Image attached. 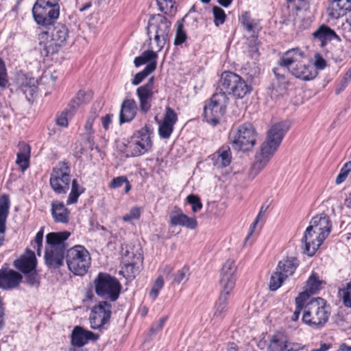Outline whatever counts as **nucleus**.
<instances>
[{"label": "nucleus", "instance_id": "2", "mask_svg": "<svg viewBox=\"0 0 351 351\" xmlns=\"http://www.w3.org/2000/svg\"><path fill=\"white\" fill-rule=\"evenodd\" d=\"M69 29L66 25L58 23L53 28L39 35V50L45 57L57 53L66 43Z\"/></svg>", "mask_w": 351, "mask_h": 351}, {"label": "nucleus", "instance_id": "23", "mask_svg": "<svg viewBox=\"0 0 351 351\" xmlns=\"http://www.w3.org/2000/svg\"><path fill=\"white\" fill-rule=\"evenodd\" d=\"M142 261L143 257L140 253L134 254V252H130L128 250L126 251L123 258V264L128 278L135 277L138 271V265Z\"/></svg>", "mask_w": 351, "mask_h": 351}, {"label": "nucleus", "instance_id": "55", "mask_svg": "<svg viewBox=\"0 0 351 351\" xmlns=\"http://www.w3.org/2000/svg\"><path fill=\"white\" fill-rule=\"evenodd\" d=\"M187 202L192 206V210L196 213L200 210L202 208V204L201 203L200 199L197 195L191 194L188 195Z\"/></svg>", "mask_w": 351, "mask_h": 351}, {"label": "nucleus", "instance_id": "38", "mask_svg": "<svg viewBox=\"0 0 351 351\" xmlns=\"http://www.w3.org/2000/svg\"><path fill=\"white\" fill-rule=\"evenodd\" d=\"M322 282L318 279V276L316 274H312L308 280H307L306 285V290L304 293H306V296L303 300H306L309 294H314L319 290Z\"/></svg>", "mask_w": 351, "mask_h": 351}, {"label": "nucleus", "instance_id": "10", "mask_svg": "<svg viewBox=\"0 0 351 351\" xmlns=\"http://www.w3.org/2000/svg\"><path fill=\"white\" fill-rule=\"evenodd\" d=\"M229 99L223 91L213 95L208 104L204 106V114L207 121L216 125L225 114Z\"/></svg>", "mask_w": 351, "mask_h": 351}, {"label": "nucleus", "instance_id": "4", "mask_svg": "<svg viewBox=\"0 0 351 351\" xmlns=\"http://www.w3.org/2000/svg\"><path fill=\"white\" fill-rule=\"evenodd\" d=\"M171 25V22L161 14L152 16L149 20L147 35L149 39L154 38L158 51L162 50L169 40Z\"/></svg>", "mask_w": 351, "mask_h": 351}, {"label": "nucleus", "instance_id": "48", "mask_svg": "<svg viewBox=\"0 0 351 351\" xmlns=\"http://www.w3.org/2000/svg\"><path fill=\"white\" fill-rule=\"evenodd\" d=\"M241 21L248 32H254L258 27V23L253 19H251L248 13H245L242 15Z\"/></svg>", "mask_w": 351, "mask_h": 351}, {"label": "nucleus", "instance_id": "7", "mask_svg": "<svg viewBox=\"0 0 351 351\" xmlns=\"http://www.w3.org/2000/svg\"><path fill=\"white\" fill-rule=\"evenodd\" d=\"M94 282L97 295L109 299L111 302L118 299L121 285L116 278L106 273H99Z\"/></svg>", "mask_w": 351, "mask_h": 351}, {"label": "nucleus", "instance_id": "29", "mask_svg": "<svg viewBox=\"0 0 351 351\" xmlns=\"http://www.w3.org/2000/svg\"><path fill=\"white\" fill-rule=\"evenodd\" d=\"M71 233L67 231L50 232L46 236V242L48 247L46 248H56L66 250L64 241L69 238Z\"/></svg>", "mask_w": 351, "mask_h": 351}, {"label": "nucleus", "instance_id": "16", "mask_svg": "<svg viewBox=\"0 0 351 351\" xmlns=\"http://www.w3.org/2000/svg\"><path fill=\"white\" fill-rule=\"evenodd\" d=\"M331 228V221L329 217L324 214L314 217L308 226V230H313L314 233L319 234L318 237L324 240L329 235Z\"/></svg>", "mask_w": 351, "mask_h": 351}, {"label": "nucleus", "instance_id": "19", "mask_svg": "<svg viewBox=\"0 0 351 351\" xmlns=\"http://www.w3.org/2000/svg\"><path fill=\"white\" fill-rule=\"evenodd\" d=\"M269 351H298L302 347L298 344L288 341L285 337L274 335L269 344Z\"/></svg>", "mask_w": 351, "mask_h": 351}, {"label": "nucleus", "instance_id": "56", "mask_svg": "<svg viewBox=\"0 0 351 351\" xmlns=\"http://www.w3.org/2000/svg\"><path fill=\"white\" fill-rule=\"evenodd\" d=\"M186 39V34L183 29V26L182 24H180L178 26L176 38L174 40L175 45H180L182 44Z\"/></svg>", "mask_w": 351, "mask_h": 351}, {"label": "nucleus", "instance_id": "18", "mask_svg": "<svg viewBox=\"0 0 351 351\" xmlns=\"http://www.w3.org/2000/svg\"><path fill=\"white\" fill-rule=\"evenodd\" d=\"M22 276L18 272L8 268L0 269V288L10 289L19 285Z\"/></svg>", "mask_w": 351, "mask_h": 351}, {"label": "nucleus", "instance_id": "53", "mask_svg": "<svg viewBox=\"0 0 351 351\" xmlns=\"http://www.w3.org/2000/svg\"><path fill=\"white\" fill-rule=\"evenodd\" d=\"M237 271V267L235 263L232 260H227L226 263L223 264L221 275H230V276H235Z\"/></svg>", "mask_w": 351, "mask_h": 351}, {"label": "nucleus", "instance_id": "40", "mask_svg": "<svg viewBox=\"0 0 351 351\" xmlns=\"http://www.w3.org/2000/svg\"><path fill=\"white\" fill-rule=\"evenodd\" d=\"M29 147L26 145H23L22 151L17 154L16 163L22 169L23 171H25L29 167Z\"/></svg>", "mask_w": 351, "mask_h": 351}, {"label": "nucleus", "instance_id": "46", "mask_svg": "<svg viewBox=\"0 0 351 351\" xmlns=\"http://www.w3.org/2000/svg\"><path fill=\"white\" fill-rule=\"evenodd\" d=\"M339 293L342 298L343 304L346 307L351 308V282L346 283L345 287L339 289Z\"/></svg>", "mask_w": 351, "mask_h": 351}, {"label": "nucleus", "instance_id": "3", "mask_svg": "<svg viewBox=\"0 0 351 351\" xmlns=\"http://www.w3.org/2000/svg\"><path fill=\"white\" fill-rule=\"evenodd\" d=\"M330 315V306L326 302L321 298H317L304 305L302 322L311 326L322 328L328 322Z\"/></svg>", "mask_w": 351, "mask_h": 351}, {"label": "nucleus", "instance_id": "12", "mask_svg": "<svg viewBox=\"0 0 351 351\" xmlns=\"http://www.w3.org/2000/svg\"><path fill=\"white\" fill-rule=\"evenodd\" d=\"M152 146L148 130L143 128L134 134L128 145V151L132 156H139L147 152Z\"/></svg>", "mask_w": 351, "mask_h": 351}, {"label": "nucleus", "instance_id": "17", "mask_svg": "<svg viewBox=\"0 0 351 351\" xmlns=\"http://www.w3.org/2000/svg\"><path fill=\"white\" fill-rule=\"evenodd\" d=\"M318 236L319 234L314 233L313 230H308V226L306 228L302 243L304 245V252L308 256H313L324 241Z\"/></svg>", "mask_w": 351, "mask_h": 351}, {"label": "nucleus", "instance_id": "47", "mask_svg": "<svg viewBox=\"0 0 351 351\" xmlns=\"http://www.w3.org/2000/svg\"><path fill=\"white\" fill-rule=\"evenodd\" d=\"M283 275L280 273L276 271L271 275L270 278L269 287L271 291H276L278 288H280L283 282V281L286 279Z\"/></svg>", "mask_w": 351, "mask_h": 351}, {"label": "nucleus", "instance_id": "59", "mask_svg": "<svg viewBox=\"0 0 351 351\" xmlns=\"http://www.w3.org/2000/svg\"><path fill=\"white\" fill-rule=\"evenodd\" d=\"M57 77L53 75L51 73H45L40 77V83L41 84H47L50 86L53 87L55 85V82L56 81Z\"/></svg>", "mask_w": 351, "mask_h": 351}, {"label": "nucleus", "instance_id": "27", "mask_svg": "<svg viewBox=\"0 0 351 351\" xmlns=\"http://www.w3.org/2000/svg\"><path fill=\"white\" fill-rule=\"evenodd\" d=\"M169 224L171 226H181L189 229H195L197 226L195 218L189 217L182 212H172L169 216Z\"/></svg>", "mask_w": 351, "mask_h": 351}, {"label": "nucleus", "instance_id": "58", "mask_svg": "<svg viewBox=\"0 0 351 351\" xmlns=\"http://www.w3.org/2000/svg\"><path fill=\"white\" fill-rule=\"evenodd\" d=\"M161 12L167 14L169 9L173 8V0H156Z\"/></svg>", "mask_w": 351, "mask_h": 351}, {"label": "nucleus", "instance_id": "31", "mask_svg": "<svg viewBox=\"0 0 351 351\" xmlns=\"http://www.w3.org/2000/svg\"><path fill=\"white\" fill-rule=\"evenodd\" d=\"M51 215L56 223H67L69 221L70 211L62 202H51Z\"/></svg>", "mask_w": 351, "mask_h": 351}, {"label": "nucleus", "instance_id": "30", "mask_svg": "<svg viewBox=\"0 0 351 351\" xmlns=\"http://www.w3.org/2000/svg\"><path fill=\"white\" fill-rule=\"evenodd\" d=\"M10 200L7 195H3L0 197V246L5 240V232L6 230V220L9 213Z\"/></svg>", "mask_w": 351, "mask_h": 351}, {"label": "nucleus", "instance_id": "41", "mask_svg": "<svg viewBox=\"0 0 351 351\" xmlns=\"http://www.w3.org/2000/svg\"><path fill=\"white\" fill-rule=\"evenodd\" d=\"M83 189H81L80 184L76 179L71 181V190L66 200V204H75L77 202L78 197L81 193H83Z\"/></svg>", "mask_w": 351, "mask_h": 351}, {"label": "nucleus", "instance_id": "33", "mask_svg": "<svg viewBox=\"0 0 351 351\" xmlns=\"http://www.w3.org/2000/svg\"><path fill=\"white\" fill-rule=\"evenodd\" d=\"M215 165L218 167H226L232 162V153L229 146L221 147L213 156Z\"/></svg>", "mask_w": 351, "mask_h": 351}, {"label": "nucleus", "instance_id": "51", "mask_svg": "<svg viewBox=\"0 0 351 351\" xmlns=\"http://www.w3.org/2000/svg\"><path fill=\"white\" fill-rule=\"evenodd\" d=\"M215 24L217 26L223 24L225 22L226 15L223 10L219 7L214 6L213 8Z\"/></svg>", "mask_w": 351, "mask_h": 351}, {"label": "nucleus", "instance_id": "37", "mask_svg": "<svg viewBox=\"0 0 351 351\" xmlns=\"http://www.w3.org/2000/svg\"><path fill=\"white\" fill-rule=\"evenodd\" d=\"M158 58V54L156 52L152 50H147L142 53L140 56L136 57L134 60V64L135 66L138 67L141 65L145 64L146 63L152 64L153 62L155 63L156 66H157L156 59Z\"/></svg>", "mask_w": 351, "mask_h": 351}, {"label": "nucleus", "instance_id": "8", "mask_svg": "<svg viewBox=\"0 0 351 351\" xmlns=\"http://www.w3.org/2000/svg\"><path fill=\"white\" fill-rule=\"evenodd\" d=\"M71 168L65 161L59 162L52 169L49 184L56 194H65L71 183Z\"/></svg>", "mask_w": 351, "mask_h": 351}, {"label": "nucleus", "instance_id": "14", "mask_svg": "<svg viewBox=\"0 0 351 351\" xmlns=\"http://www.w3.org/2000/svg\"><path fill=\"white\" fill-rule=\"evenodd\" d=\"M112 305L106 301L100 302L94 306L90 315V324L93 329H99L106 324L111 317Z\"/></svg>", "mask_w": 351, "mask_h": 351}, {"label": "nucleus", "instance_id": "34", "mask_svg": "<svg viewBox=\"0 0 351 351\" xmlns=\"http://www.w3.org/2000/svg\"><path fill=\"white\" fill-rule=\"evenodd\" d=\"M298 265V261L295 257H287L278 263L276 271L285 278L291 276Z\"/></svg>", "mask_w": 351, "mask_h": 351}, {"label": "nucleus", "instance_id": "15", "mask_svg": "<svg viewBox=\"0 0 351 351\" xmlns=\"http://www.w3.org/2000/svg\"><path fill=\"white\" fill-rule=\"evenodd\" d=\"M154 77H151L145 84L138 87L136 90L140 101V108L144 112H147L151 108V101L154 94Z\"/></svg>", "mask_w": 351, "mask_h": 351}, {"label": "nucleus", "instance_id": "26", "mask_svg": "<svg viewBox=\"0 0 351 351\" xmlns=\"http://www.w3.org/2000/svg\"><path fill=\"white\" fill-rule=\"evenodd\" d=\"M65 251L56 248H46L45 253V261L50 268H59L63 265Z\"/></svg>", "mask_w": 351, "mask_h": 351}, {"label": "nucleus", "instance_id": "11", "mask_svg": "<svg viewBox=\"0 0 351 351\" xmlns=\"http://www.w3.org/2000/svg\"><path fill=\"white\" fill-rule=\"evenodd\" d=\"M35 21L43 26H48L54 22L60 15L59 5H51L43 0H37L32 8Z\"/></svg>", "mask_w": 351, "mask_h": 351}, {"label": "nucleus", "instance_id": "20", "mask_svg": "<svg viewBox=\"0 0 351 351\" xmlns=\"http://www.w3.org/2000/svg\"><path fill=\"white\" fill-rule=\"evenodd\" d=\"M98 337L99 335H95L93 332L77 326L72 331L71 344L75 347L80 348L87 343L89 340H96Z\"/></svg>", "mask_w": 351, "mask_h": 351}, {"label": "nucleus", "instance_id": "25", "mask_svg": "<svg viewBox=\"0 0 351 351\" xmlns=\"http://www.w3.org/2000/svg\"><path fill=\"white\" fill-rule=\"evenodd\" d=\"M313 37L321 43V46L324 47L333 39L341 40L339 36L330 27L326 25H320L313 33Z\"/></svg>", "mask_w": 351, "mask_h": 351}, {"label": "nucleus", "instance_id": "5", "mask_svg": "<svg viewBox=\"0 0 351 351\" xmlns=\"http://www.w3.org/2000/svg\"><path fill=\"white\" fill-rule=\"evenodd\" d=\"M256 132L253 125L245 123L229 134V140L234 149L247 152L251 149L256 143Z\"/></svg>", "mask_w": 351, "mask_h": 351}, {"label": "nucleus", "instance_id": "35", "mask_svg": "<svg viewBox=\"0 0 351 351\" xmlns=\"http://www.w3.org/2000/svg\"><path fill=\"white\" fill-rule=\"evenodd\" d=\"M14 266L23 274L29 273L36 269V259L34 254L29 256H22L14 261Z\"/></svg>", "mask_w": 351, "mask_h": 351}, {"label": "nucleus", "instance_id": "22", "mask_svg": "<svg viewBox=\"0 0 351 351\" xmlns=\"http://www.w3.org/2000/svg\"><path fill=\"white\" fill-rule=\"evenodd\" d=\"M17 84L28 100H30L37 93L38 82L34 77L24 74L19 75Z\"/></svg>", "mask_w": 351, "mask_h": 351}, {"label": "nucleus", "instance_id": "44", "mask_svg": "<svg viewBox=\"0 0 351 351\" xmlns=\"http://www.w3.org/2000/svg\"><path fill=\"white\" fill-rule=\"evenodd\" d=\"M86 93L83 90H80L76 96L71 101L69 108L71 110V114H75L76 110L85 101Z\"/></svg>", "mask_w": 351, "mask_h": 351}, {"label": "nucleus", "instance_id": "54", "mask_svg": "<svg viewBox=\"0 0 351 351\" xmlns=\"http://www.w3.org/2000/svg\"><path fill=\"white\" fill-rule=\"evenodd\" d=\"M189 276V270L186 267H182L178 270L174 276V281L178 284H184L188 279Z\"/></svg>", "mask_w": 351, "mask_h": 351}, {"label": "nucleus", "instance_id": "24", "mask_svg": "<svg viewBox=\"0 0 351 351\" xmlns=\"http://www.w3.org/2000/svg\"><path fill=\"white\" fill-rule=\"evenodd\" d=\"M348 10L351 12V2L348 0H332L327 11L330 17L337 19L345 15Z\"/></svg>", "mask_w": 351, "mask_h": 351}, {"label": "nucleus", "instance_id": "21", "mask_svg": "<svg viewBox=\"0 0 351 351\" xmlns=\"http://www.w3.org/2000/svg\"><path fill=\"white\" fill-rule=\"evenodd\" d=\"M177 120V114L175 111L170 107H167L163 121L158 129L159 134L162 138H168L170 136Z\"/></svg>", "mask_w": 351, "mask_h": 351}, {"label": "nucleus", "instance_id": "42", "mask_svg": "<svg viewBox=\"0 0 351 351\" xmlns=\"http://www.w3.org/2000/svg\"><path fill=\"white\" fill-rule=\"evenodd\" d=\"M98 115H99V111L96 108H93L91 109L90 114L86 119V123L84 125V130H85L86 132L87 133V134L88 135L87 136V140L88 141H92L91 134L93 133V124L95 120L97 118Z\"/></svg>", "mask_w": 351, "mask_h": 351}, {"label": "nucleus", "instance_id": "32", "mask_svg": "<svg viewBox=\"0 0 351 351\" xmlns=\"http://www.w3.org/2000/svg\"><path fill=\"white\" fill-rule=\"evenodd\" d=\"M136 104L134 99H126L122 105L120 111L119 120L121 123L132 121L136 113Z\"/></svg>", "mask_w": 351, "mask_h": 351}, {"label": "nucleus", "instance_id": "61", "mask_svg": "<svg viewBox=\"0 0 351 351\" xmlns=\"http://www.w3.org/2000/svg\"><path fill=\"white\" fill-rule=\"evenodd\" d=\"M6 69L3 61L0 59V87H5L7 83Z\"/></svg>", "mask_w": 351, "mask_h": 351}, {"label": "nucleus", "instance_id": "9", "mask_svg": "<svg viewBox=\"0 0 351 351\" xmlns=\"http://www.w3.org/2000/svg\"><path fill=\"white\" fill-rule=\"evenodd\" d=\"M220 86L222 90L237 98L244 97L252 90L251 86L239 75L230 71L221 74Z\"/></svg>", "mask_w": 351, "mask_h": 351}, {"label": "nucleus", "instance_id": "60", "mask_svg": "<svg viewBox=\"0 0 351 351\" xmlns=\"http://www.w3.org/2000/svg\"><path fill=\"white\" fill-rule=\"evenodd\" d=\"M267 209V207H265L264 206H261L260 211H259L255 221L252 224V226L250 228V232L248 234V235L246 238V240L248 239V238L253 234L254 230L255 229L256 224L258 223V221L262 218V217L264 215Z\"/></svg>", "mask_w": 351, "mask_h": 351}, {"label": "nucleus", "instance_id": "28", "mask_svg": "<svg viewBox=\"0 0 351 351\" xmlns=\"http://www.w3.org/2000/svg\"><path fill=\"white\" fill-rule=\"evenodd\" d=\"M290 124L288 121H281L274 124L268 130L267 139L270 142L280 145L282 140L289 130Z\"/></svg>", "mask_w": 351, "mask_h": 351}, {"label": "nucleus", "instance_id": "63", "mask_svg": "<svg viewBox=\"0 0 351 351\" xmlns=\"http://www.w3.org/2000/svg\"><path fill=\"white\" fill-rule=\"evenodd\" d=\"M25 274H26V279L28 284L34 285L38 282V274L36 269L34 271H29V273H25Z\"/></svg>", "mask_w": 351, "mask_h": 351}, {"label": "nucleus", "instance_id": "64", "mask_svg": "<svg viewBox=\"0 0 351 351\" xmlns=\"http://www.w3.org/2000/svg\"><path fill=\"white\" fill-rule=\"evenodd\" d=\"M125 182H127V178L124 176H119L114 178L110 183V187L112 189H117L121 187Z\"/></svg>", "mask_w": 351, "mask_h": 351}, {"label": "nucleus", "instance_id": "62", "mask_svg": "<svg viewBox=\"0 0 351 351\" xmlns=\"http://www.w3.org/2000/svg\"><path fill=\"white\" fill-rule=\"evenodd\" d=\"M44 234V227H42L41 229L37 232L34 241L37 245V254L38 255H40L41 248H42V243L43 239Z\"/></svg>", "mask_w": 351, "mask_h": 351}, {"label": "nucleus", "instance_id": "50", "mask_svg": "<svg viewBox=\"0 0 351 351\" xmlns=\"http://www.w3.org/2000/svg\"><path fill=\"white\" fill-rule=\"evenodd\" d=\"M163 286H164V280H163L162 277L161 276H160L156 279V280L152 286V288L149 291V296L153 300L156 299L160 291L162 289Z\"/></svg>", "mask_w": 351, "mask_h": 351}, {"label": "nucleus", "instance_id": "1", "mask_svg": "<svg viewBox=\"0 0 351 351\" xmlns=\"http://www.w3.org/2000/svg\"><path fill=\"white\" fill-rule=\"evenodd\" d=\"M300 55L295 49L287 51L279 61L280 68H275L273 71L276 77L284 78L278 71L281 69L289 70L295 77L302 80L308 81L314 79L317 75L316 71L311 65L302 64L299 61Z\"/></svg>", "mask_w": 351, "mask_h": 351}, {"label": "nucleus", "instance_id": "45", "mask_svg": "<svg viewBox=\"0 0 351 351\" xmlns=\"http://www.w3.org/2000/svg\"><path fill=\"white\" fill-rule=\"evenodd\" d=\"M306 296L305 293H300V295L295 298V309L293 311L291 319L293 322H296L300 315L301 311L304 307V303L303 298Z\"/></svg>", "mask_w": 351, "mask_h": 351}, {"label": "nucleus", "instance_id": "36", "mask_svg": "<svg viewBox=\"0 0 351 351\" xmlns=\"http://www.w3.org/2000/svg\"><path fill=\"white\" fill-rule=\"evenodd\" d=\"M229 296L226 293H221L217 301L213 312V317L222 319L227 311V304Z\"/></svg>", "mask_w": 351, "mask_h": 351}, {"label": "nucleus", "instance_id": "57", "mask_svg": "<svg viewBox=\"0 0 351 351\" xmlns=\"http://www.w3.org/2000/svg\"><path fill=\"white\" fill-rule=\"evenodd\" d=\"M141 215V210L138 207H133L129 213L123 217V220L129 222L134 219H138Z\"/></svg>", "mask_w": 351, "mask_h": 351}, {"label": "nucleus", "instance_id": "49", "mask_svg": "<svg viewBox=\"0 0 351 351\" xmlns=\"http://www.w3.org/2000/svg\"><path fill=\"white\" fill-rule=\"evenodd\" d=\"M74 114H71V110L67 108L62 111L56 118V124L59 126L66 128L68 126V120L73 117Z\"/></svg>", "mask_w": 351, "mask_h": 351}, {"label": "nucleus", "instance_id": "6", "mask_svg": "<svg viewBox=\"0 0 351 351\" xmlns=\"http://www.w3.org/2000/svg\"><path fill=\"white\" fill-rule=\"evenodd\" d=\"M66 261L69 269L75 275H84L90 265V256L82 245H75L66 252Z\"/></svg>", "mask_w": 351, "mask_h": 351}, {"label": "nucleus", "instance_id": "39", "mask_svg": "<svg viewBox=\"0 0 351 351\" xmlns=\"http://www.w3.org/2000/svg\"><path fill=\"white\" fill-rule=\"evenodd\" d=\"M236 276L230 275H221L220 285L222 288L221 293H226L229 296L234 287Z\"/></svg>", "mask_w": 351, "mask_h": 351}, {"label": "nucleus", "instance_id": "43", "mask_svg": "<svg viewBox=\"0 0 351 351\" xmlns=\"http://www.w3.org/2000/svg\"><path fill=\"white\" fill-rule=\"evenodd\" d=\"M156 70V64L154 62L152 64H147L145 69L136 73L132 81L133 85L139 84L147 75L154 72Z\"/></svg>", "mask_w": 351, "mask_h": 351}, {"label": "nucleus", "instance_id": "13", "mask_svg": "<svg viewBox=\"0 0 351 351\" xmlns=\"http://www.w3.org/2000/svg\"><path fill=\"white\" fill-rule=\"evenodd\" d=\"M279 145L276 143L270 142L268 139L263 143L260 153L256 155V160L250 171V176L252 178H255L266 167Z\"/></svg>", "mask_w": 351, "mask_h": 351}, {"label": "nucleus", "instance_id": "52", "mask_svg": "<svg viewBox=\"0 0 351 351\" xmlns=\"http://www.w3.org/2000/svg\"><path fill=\"white\" fill-rule=\"evenodd\" d=\"M351 171V161L347 162L341 169L339 175L337 176L335 183L339 184L343 182L347 178L349 172Z\"/></svg>", "mask_w": 351, "mask_h": 351}]
</instances>
